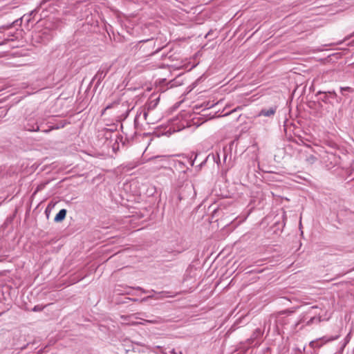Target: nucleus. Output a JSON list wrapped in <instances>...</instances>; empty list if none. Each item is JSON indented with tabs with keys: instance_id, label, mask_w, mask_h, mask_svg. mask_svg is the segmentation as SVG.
Masks as SVG:
<instances>
[{
	"instance_id": "obj_10",
	"label": "nucleus",
	"mask_w": 354,
	"mask_h": 354,
	"mask_svg": "<svg viewBox=\"0 0 354 354\" xmlns=\"http://www.w3.org/2000/svg\"><path fill=\"white\" fill-rule=\"evenodd\" d=\"M165 156H153L151 158H149L148 159H145L143 158L140 162H138V163H136V165H134L132 167H135L139 165H141V164H143L145 162H149V161H151V160H156V159H162Z\"/></svg>"
},
{
	"instance_id": "obj_3",
	"label": "nucleus",
	"mask_w": 354,
	"mask_h": 354,
	"mask_svg": "<svg viewBox=\"0 0 354 354\" xmlns=\"http://www.w3.org/2000/svg\"><path fill=\"white\" fill-rule=\"evenodd\" d=\"M160 95H157L155 93H152L150 95V97L146 104L147 111H145L144 113V115L145 118L149 111L153 110L157 106V105L160 101Z\"/></svg>"
},
{
	"instance_id": "obj_1",
	"label": "nucleus",
	"mask_w": 354,
	"mask_h": 354,
	"mask_svg": "<svg viewBox=\"0 0 354 354\" xmlns=\"http://www.w3.org/2000/svg\"><path fill=\"white\" fill-rule=\"evenodd\" d=\"M289 136L288 139L292 140L299 145H304L307 147L306 149L299 151V160L308 166L315 164L318 160V156L310 147L311 141L300 134H294V137L292 136V134H289Z\"/></svg>"
},
{
	"instance_id": "obj_23",
	"label": "nucleus",
	"mask_w": 354,
	"mask_h": 354,
	"mask_svg": "<svg viewBox=\"0 0 354 354\" xmlns=\"http://www.w3.org/2000/svg\"><path fill=\"white\" fill-rule=\"evenodd\" d=\"M42 308L39 307V306H35L33 308V311H39L41 310Z\"/></svg>"
},
{
	"instance_id": "obj_20",
	"label": "nucleus",
	"mask_w": 354,
	"mask_h": 354,
	"mask_svg": "<svg viewBox=\"0 0 354 354\" xmlns=\"http://www.w3.org/2000/svg\"><path fill=\"white\" fill-rule=\"evenodd\" d=\"M154 297H156V296H155V293H154V294H153V295H149V296H147V297H144V298L141 300V301H147L149 299H154Z\"/></svg>"
},
{
	"instance_id": "obj_28",
	"label": "nucleus",
	"mask_w": 354,
	"mask_h": 354,
	"mask_svg": "<svg viewBox=\"0 0 354 354\" xmlns=\"http://www.w3.org/2000/svg\"><path fill=\"white\" fill-rule=\"evenodd\" d=\"M126 293L127 294H130V292L129 291H126Z\"/></svg>"
},
{
	"instance_id": "obj_17",
	"label": "nucleus",
	"mask_w": 354,
	"mask_h": 354,
	"mask_svg": "<svg viewBox=\"0 0 354 354\" xmlns=\"http://www.w3.org/2000/svg\"><path fill=\"white\" fill-rule=\"evenodd\" d=\"M157 41V39H156V41H153V39L140 40L135 46L138 47L141 43L149 42L151 44V45L155 47L156 46Z\"/></svg>"
},
{
	"instance_id": "obj_11",
	"label": "nucleus",
	"mask_w": 354,
	"mask_h": 354,
	"mask_svg": "<svg viewBox=\"0 0 354 354\" xmlns=\"http://www.w3.org/2000/svg\"><path fill=\"white\" fill-rule=\"evenodd\" d=\"M17 32H9L7 34V37L4 39V41H14L18 38Z\"/></svg>"
},
{
	"instance_id": "obj_14",
	"label": "nucleus",
	"mask_w": 354,
	"mask_h": 354,
	"mask_svg": "<svg viewBox=\"0 0 354 354\" xmlns=\"http://www.w3.org/2000/svg\"><path fill=\"white\" fill-rule=\"evenodd\" d=\"M121 106L127 108V110H126L125 113L122 114V116H123L124 118H126L128 116L129 112L131 111V110L133 108H131V109L129 108V105L128 104V102H127V101L122 102V104H121Z\"/></svg>"
},
{
	"instance_id": "obj_8",
	"label": "nucleus",
	"mask_w": 354,
	"mask_h": 354,
	"mask_svg": "<svg viewBox=\"0 0 354 354\" xmlns=\"http://www.w3.org/2000/svg\"><path fill=\"white\" fill-rule=\"evenodd\" d=\"M66 216V209H62L55 216L54 221L55 222L62 221Z\"/></svg>"
},
{
	"instance_id": "obj_4",
	"label": "nucleus",
	"mask_w": 354,
	"mask_h": 354,
	"mask_svg": "<svg viewBox=\"0 0 354 354\" xmlns=\"http://www.w3.org/2000/svg\"><path fill=\"white\" fill-rule=\"evenodd\" d=\"M120 144L122 146H124L125 142L124 140V137L121 134H115L114 142L112 145V149L114 152H116L120 149Z\"/></svg>"
},
{
	"instance_id": "obj_16",
	"label": "nucleus",
	"mask_w": 354,
	"mask_h": 354,
	"mask_svg": "<svg viewBox=\"0 0 354 354\" xmlns=\"http://www.w3.org/2000/svg\"><path fill=\"white\" fill-rule=\"evenodd\" d=\"M122 128H123L122 124L121 122H118L116 124L115 129L109 128V129H106V131L109 132V133H113V131H119L120 130L122 131Z\"/></svg>"
},
{
	"instance_id": "obj_29",
	"label": "nucleus",
	"mask_w": 354,
	"mask_h": 354,
	"mask_svg": "<svg viewBox=\"0 0 354 354\" xmlns=\"http://www.w3.org/2000/svg\"><path fill=\"white\" fill-rule=\"evenodd\" d=\"M160 135H161V134L158 133V134H157V136H158V137H160Z\"/></svg>"
},
{
	"instance_id": "obj_18",
	"label": "nucleus",
	"mask_w": 354,
	"mask_h": 354,
	"mask_svg": "<svg viewBox=\"0 0 354 354\" xmlns=\"http://www.w3.org/2000/svg\"><path fill=\"white\" fill-rule=\"evenodd\" d=\"M321 321H322L321 317H313L306 322V325H310L315 322L319 323Z\"/></svg>"
},
{
	"instance_id": "obj_5",
	"label": "nucleus",
	"mask_w": 354,
	"mask_h": 354,
	"mask_svg": "<svg viewBox=\"0 0 354 354\" xmlns=\"http://www.w3.org/2000/svg\"><path fill=\"white\" fill-rule=\"evenodd\" d=\"M277 111V106H271L269 109H263L259 113L258 116L271 117L273 116Z\"/></svg>"
},
{
	"instance_id": "obj_26",
	"label": "nucleus",
	"mask_w": 354,
	"mask_h": 354,
	"mask_svg": "<svg viewBox=\"0 0 354 354\" xmlns=\"http://www.w3.org/2000/svg\"><path fill=\"white\" fill-rule=\"evenodd\" d=\"M147 322H149V323H156V321H153V320H146Z\"/></svg>"
},
{
	"instance_id": "obj_12",
	"label": "nucleus",
	"mask_w": 354,
	"mask_h": 354,
	"mask_svg": "<svg viewBox=\"0 0 354 354\" xmlns=\"http://www.w3.org/2000/svg\"><path fill=\"white\" fill-rule=\"evenodd\" d=\"M25 131H39V126L34 123L32 124L28 123L27 126L25 127Z\"/></svg>"
},
{
	"instance_id": "obj_21",
	"label": "nucleus",
	"mask_w": 354,
	"mask_h": 354,
	"mask_svg": "<svg viewBox=\"0 0 354 354\" xmlns=\"http://www.w3.org/2000/svg\"><path fill=\"white\" fill-rule=\"evenodd\" d=\"M164 46H158L155 51H153V53H151V55L158 53L159 51H160L164 48Z\"/></svg>"
},
{
	"instance_id": "obj_22",
	"label": "nucleus",
	"mask_w": 354,
	"mask_h": 354,
	"mask_svg": "<svg viewBox=\"0 0 354 354\" xmlns=\"http://www.w3.org/2000/svg\"><path fill=\"white\" fill-rule=\"evenodd\" d=\"M344 91H352V88H351V87H348V86H347V87H341V91H342V93H343V92H344Z\"/></svg>"
},
{
	"instance_id": "obj_25",
	"label": "nucleus",
	"mask_w": 354,
	"mask_h": 354,
	"mask_svg": "<svg viewBox=\"0 0 354 354\" xmlns=\"http://www.w3.org/2000/svg\"><path fill=\"white\" fill-rule=\"evenodd\" d=\"M328 93L329 94L333 95L334 97H336V96H337V94H336V93H335L334 91H328Z\"/></svg>"
},
{
	"instance_id": "obj_19",
	"label": "nucleus",
	"mask_w": 354,
	"mask_h": 354,
	"mask_svg": "<svg viewBox=\"0 0 354 354\" xmlns=\"http://www.w3.org/2000/svg\"><path fill=\"white\" fill-rule=\"evenodd\" d=\"M321 93H324V97L322 99L323 102H328V97H327V95H326V92H322V91H319L317 92V95H319Z\"/></svg>"
},
{
	"instance_id": "obj_15",
	"label": "nucleus",
	"mask_w": 354,
	"mask_h": 354,
	"mask_svg": "<svg viewBox=\"0 0 354 354\" xmlns=\"http://www.w3.org/2000/svg\"><path fill=\"white\" fill-rule=\"evenodd\" d=\"M151 292L153 293H155L156 297H154V299H162L167 297L166 295L167 292H156L153 290H151Z\"/></svg>"
},
{
	"instance_id": "obj_9",
	"label": "nucleus",
	"mask_w": 354,
	"mask_h": 354,
	"mask_svg": "<svg viewBox=\"0 0 354 354\" xmlns=\"http://www.w3.org/2000/svg\"><path fill=\"white\" fill-rule=\"evenodd\" d=\"M106 73V71H104V70H100L97 71L93 79L96 80L97 83H100L105 77Z\"/></svg>"
},
{
	"instance_id": "obj_13",
	"label": "nucleus",
	"mask_w": 354,
	"mask_h": 354,
	"mask_svg": "<svg viewBox=\"0 0 354 354\" xmlns=\"http://www.w3.org/2000/svg\"><path fill=\"white\" fill-rule=\"evenodd\" d=\"M120 104V100H117L114 102H113L111 104H109L102 111V114L108 109H112V108H114V107H116L118 106L119 104Z\"/></svg>"
},
{
	"instance_id": "obj_30",
	"label": "nucleus",
	"mask_w": 354,
	"mask_h": 354,
	"mask_svg": "<svg viewBox=\"0 0 354 354\" xmlns=\"http://www.w3.org/2000/svg\"><path fill=\"white\" fill-rule=\"evenodd\" d=\"M299 324V323L296 324L295 327H297Z\"/></svg>"
},
{
	"instance_id": "obj_24",
	"label": "nucleus",
	"mask_w": 354,
	"mask_h": 354,
	"mask_svg": "<svg viewBox=\"0 0 354 354\" xmlns=\"http://www.w3.org/2000/svg\"><path fill=\"white\" fill-rule=\"evenodd\" d=\"M136 290H141V291H142V292H144V293L147 292V290H145L142 289L141 287H139V286H138V287H136Z\"/></svg>"
},
{
	"instance_id": "obj_7",
	"label": "nucleus",
	"mask_w": 354,
	"mask_h": 354,
	"mask_svg": "<svg viewBox=\"0 0 354 354\" xmlns=\"http://www.w3.org/2000/svg\"><path fill=\"white\" fill-rule=\"evenodd\" d=\"M22 23V18L17 19L15 20L12 23L9 24L8 25L2 26L0 27V32H3L4 30H9L13 26H20Z\"/></svg>"
},
{
	"instance_id": "obj_6",
	"label": "nucleus",
	"mask_w": 354,
	"mask_h": 354,
	"mask_svg": "<svg viewBox=\"0 0 354 354\" xmlns=\"http://www.w3.org/2000/svg\"><path fill=\"white\" fill-rule=\"evenodd\" d=\"M263 332L260 328H257L251 337L248 339V344H251L263 335Z\"/></svg>"
},
{
	"instance_id": "obj_27",
	"label": "nucleus",
	"mask_w": 354,
	"mask_h": 354,
	"mask_svg": "<svg viewBox=\"0 0 354 354\" xmlns=\"http://www.w3.org/2000/svg\"><path fill=\"white\" fill-rule=\"evenodd\" d=\"M4 90V88L3 86H0V92Z\"/></svg>"
},
{
	"instance_id": "obj_2",
	"label": "nucleus",
	"mask_w": 354,
	"mask_h": 354,
	"mask_svg": "<svg viewBox=\"0 0 354 354\" xmlns=\"http://www.w3.org/2000/svg\"><path fill=\"white\" fill-rule=\"evenodd\" d=\"M196 196V192L192 185L186 184L180 190L178 196V201L193 199Z\"/></svg>"
}]
</instances>
